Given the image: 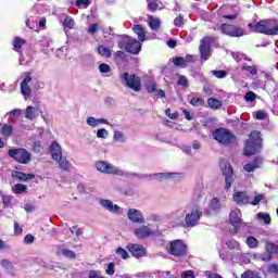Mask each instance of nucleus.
<instances>
[{
  "instance_id": "1",
  "label": "nucleus",
  "mask_w": 278,
  "mask_h": 278,
  "mask_svg": "<svg viewBox=\"0 0 278 278\" xmlns=\"http://www.w3.org/2000/svg\"><path fill=\"white\" fill-rule=\"evenodd\" d=\"M255 34H264L265 36H278L277 20H261L258 22L250 23L248 25Z\"/></svg>"
},
{
  "instance_id": "2",
  "label": "nucleus",
  "mask_w": 278,
  "mask_h": 278,
  "mask_svg": "<svg viewBox=\"0 0 278 278\" xmlns=\"http://www.w3.org/2000/svg\"><path fill=\"white\" fill-rule=\"evenodd\" d=\"M262 151V132L260 130H253L249 140L245 141L244 155H255Z\"/></svg>"
},
{
  "instance_id": "3",
  "label": "nucleus",
  "mask_w": 278,
  "mask_h": 278,
  "mask_svg": "<svg viewBox=\"0 0 278 278\" xmlns=\"http://www.w3.org/2000/svg\"><path fill=\"white\" fill-rule=\"evenodd\" d=\"M166 251L174 257H186L188 255V245L182 240H174L166 245Z\"/></svg>"
},
{
  "instance_id": "4",
  "label": "nucleus",
  "mask_w": 278,
  "mask_h": 278,
  "mask_svg": "<svg viewBox=\"0 0 278 278\" xmlns=\"http://www.w3.org/2000/svg\"><path fill=\"white\" fill-rule=\"evenodd\" d=\"M213 138L225 147L236 143V136L226 128H217L213 131Z\"/></svg>"
},
{
  "instance_id": "5",
  "label": "nucleus",
  "mask_w": 278,
  "mask_h": 278,
  "mask_svg": "<svg viewBox=\"0 0 278 278\" xmlns=\"http://www.w3.org/2000/svg\"><path fill=\"white\" fill-rule=\"evenodd\" d=\"M121 78L123 79L124 86L130 90H134V92H140V90H142V81L140 80V77L136 76L135 74H129L126 72L121 75Z\"/></svg>"
},
{
  "instance_id": "6",
  "label": "nucleus",
  "mask_w": 278,
  "mask_h": 278,
  "mask_svg": "<svg viewBox=\"0 0 278 278\" xmlns=\"http://www.w3.org/2000/svg\"><path fill=\"white\" fill-rule=\"evenodd\" d=\"M9 156L18 164H29L31 162V153L23 148L9 150Z\"/></svg>"
},
{
  "instance_id": "7",
  "label": "nucleus",
  "mask_w": 278,
  "mask_h": 278,
  "mask_svg": "<svg viewBox=\"0 0 278 278\" xmlns=\"http://www.w3.org/2000/svg\"><path fill=\"white\" fill-rule=\"evenodd\" d=\"M202 216L203 212L201 208L193 206L185 216V227H197Z\"/></svg>"
},
{
  "instance_id": "8",
  "label": "nucleus",
  "mask_w": 278,
  "mask_h": 278,
  "mask_svg": "<svg viewBox=\"0 0 278 278\" xmlns=\"http://www.w3.org/2000/svg\"><path fill=\"white\" fill-rule=\"evenodd\" d=\"M222 173L225 177V190H229L231 188V184H233V167L227 161L220 163Z\"/></svg>"
},
{
  "instance_id": "9",
  "label": "nucleus",
  "mask_w": 278,
  "mask_h": 278,
  "mask_svg": "<svg viewBox=\"0 0 278 278\" xmlns=\"http://www.w3.org/2000/svg\"><path fill=\"white\" fill-rule=\"evenodd\" d=\"M220 31L222 34L230 36L231 38H241V36H247L244 28H240L230 24H222Z\"/></svg>"
},
{
  "instance_id": "10",
  "label": "nucleus",
  "mask_w": 278,
  "mask_h": 278,
  "mask_svg": "<svg viewBox=\"0 0 278 278\" xmlns=\"http://www.w3.org/2000/svg\"><path fill=\"white\" fill-rule=\"evenodd\" d=\"M96 168L100 173H104L105 175H125L123 170L116 168L114 165L110 163H105L103 161H99L96 163Z\"/></svg>"
},
{
  "instance_id": "11",
  "label": "nucleus",
  "mask_w": 278,
  "mask_h": 278,
  "mask_svg": "<svg viewBox=\"0 0 278 278\" xmlns=\"http://www.w3.org/2000/svg\"><path fill=\"white\" fill-rule=\"evenodd\" d=\"M229 220L230 225L235 227V233H238L242 227H247V223L242 220V213L238 210L230 212Z\"/></svg>"
},
{
  "instance_id": "12",
  "label": "nucleus",
  "mask_w": 278,
  "mask_h": 278,
  "mask_svg": "<svg viewBox=\"0 0 278 278\" xmlns=\"http://www.w3.org/2000/svg\"><path fill=\"white\" fill-rule=\"evenodd\" d=\"M134 233L139 240H144L147 238H151V236H155V231H153V229L147 225L135 228Z\"/></svg>"
},
{
  "instance_id": "13",
  "label": "nucleus",
  "mask_w": 278,
  "mask_h": 278,
  "mask_svg": "<svg viewBox=\"0 0 278 278\" xmlns=\"http://www.w3.org/2000/svg\"><path fill=\"white\" fill-rule=\"evenodd\" d=\"M99 205H101V207L106 212H110V214H121V206H118V204H114L112 200L100 199Z\"/></svg>"
},
{
  "instance_id": "14",
  "label": "nucleus",
  "mask_w": 278,
  "mask_h": 278,
  "mask_svg": "<svg viewBox=\"0 0 278 278\" xmlns=\"http://www.w3.org/2000/svg\"><path fill=\"white\" fill-rule=\"evenodd\" d=\"M211 47H212V38L211 37H204L201 40V45H200V53H201L202 60H210V55H212L210 53Z\"/></svg>"
},
{
  "instance_id": "15",
  "label": "nucleus",
  "mask_w": 278,
  "mask_h": 278,
  "mask_svg": "<svg viewBox=\"0 0 278 278\" xmlns=\"http://www.w3.org/2000/svg\"><path fill=\"white\" fill-rule=\"evenodd\" d=\"M127 217L131 223L144 225V214H142L140 210L129 208L127 212Z\"/></svg>"
},
{
  "instance_id": "16",
  "label": "nucleus",
  "mask_w": 278,
  "mask_h": 278,
  "mask_svg": "<svg viewBox=\"0 0 278 278\" xmlns=\"http://www.w3.org/2000/svg\"><path fill=\"white\" fill-rule=\"evenodd\" d=\"M30 83H31V74L26 73L25 78L21 83V92H22L25 101H27L28 97H31V88L29 87Z\"/></svg>"
},
{
  "instance_id": "17",
  "label": "nucleus",
  "mask_w": 278,
  "mask_h": 278,
  "mask_svg": "<svg viewBox=\"0 0 278 278\" xmlns=\"http://www.w3.org/2000/svg\"><path fill=\"white\" fill-rule=\"evenodd\" d=\"M125 49L128 53L138 55V53H140V51L142 50V43H140V41H138L134 38H129L125 45Z\"/></svg>"
},
{
  "instance_id": "18",
  "label": "nucleus",
  "mask_w": 278,
  "mask_h": 278,
  "mask_svg": "<svg viewBox=\"0 0 278 278\" xmlns=\"http://www.w3.org/2000/svg\"><path fill=\"white\" fill-rule=\"evenodd\" d=\"M127 249L131 253L132 257H144L147 255V249L138 243H128Z\"/></svg>"
},
{
  "instance_id": "19",
  "label": "nucleus",
  "mask_w": 278,
  "mask_h": 278,
  "mask_svg": "<svg viewBox=\"0 0 278 278\" xmlns=\"http://www.w3.org/2000/svg\"><path fill=\"white\" fill-rule=\"evenodd\" d=\"M233 201L237 205H247L251 202V195L247 191H237L233 193Z\"/></svg>"
},
{
  "instance_id": "20",
  "label": "nucleus",
  "mask_w": 278,
  "mask_h": 278,
  "mask_svg": "<svg viewBox=\"0 0 278 278\" xmlns=\"http://www.w3.org/2000/svg\"><path fill=\"white\" fill-rule=\"evenodd\" d=\"M132 31L138 36L139 42H144L147 40V29L142 25L137 24L132 26Z\"/></svg>"
},
{
  "instance_id": "21",
  "label": "nucleus",
  "mask_w": 278,
  "mask_h": 278,
  "mask_svg": "<svg viewBox=\"0 0 278 278\" xmlns=\"http://www.w3.org/2000/svg\"><path fill=\"white\" fill-rule=\"evenodd\" d=\"M50 153L52 155V160H60L62 157V147H60L58 142L53 141L50 146Z\"/></svg>"
},
{
  "instance_id": "22",
  "label": "nucleus",
  "mask_w": 278,
  "mask_h": 278,
  "mask_svg": "<svg viewBox=\"0 0 278 278\" xmlns=\"http://www.w3.org/2000/svg\"><path fill=\"white\" fill-rule=\"evenodd\" d=\"M12 177L17 181H29V179H34L35 176L33 174H25L23 172H13Z\"/></svg>"
},
{
  "instance_id": "23",
  "label": "nucleus",
  "mask_w": 278,
  "mask_h": 278,
  "mask_svg": "<svg viewBox=\"0 0 278 278\" xmlns=\"http://www.w3.org/2000/svg\"><path fill=\"white\" fill-rule=\"evenodd\" d=\"M260 164H262V159L256 157L253 163L245 164L243 170H245V173H253L256 168H260Z\"/></svg>"
},
{
  "instance_id": "24",
  "label": "nucleus",
  "mask_w": 278,
  "mask_h": 278,
  "mask_svg": "<svg viewBox=\"0 0 278 278\" xmlns=\"http://www.w3.org/2000/svg\"><path fill=\"white\" fill-rule=\"evenodd\" d=\"M24 116L27 121H34L38 116V110L34 106H27Z\"/></svg>"
},
{
  "instance_id": "25",
  "label": "nucleus",
  "mask_w": 278,
  "mask_h": 278,
  "mask_svg": "<svg viewBox=\"0 0 278 278\" xmlns=\"http://www.w3.org/2000/svg\"><path fill=\"white\" fill-rule=\"evenodd\" d=\"M113 140H115V142H121L122 144H125V142H127V136H125V132L121 130H115L113 135Z\"/></svg>"
},
{
  "instance_id": "26",
  "label": "nucleus",
  "mask_w": 278,
  "mask_h": 278,
  "mask_svg": "<svg viewBox=\"0 0 278 278\" xmlns=\"http://www.w3.org/2000/svg\"><path fill=\"white\" fill-rule=\"evenodd\" d=\"M173 175H177L175 173H155L151 174L150 177H155L159 181H164V179H170Z\"/></svg>"
},
{
  "instance_id": "27",
  "label": "nucleus",
  "mask_w": 278,
  "mask_h": 278,
  "mask_svg": "<svg viewBox=\"0 0 278 278\" xmlns=\"http://www.w3.org/2000/svg\"><path fill=\"white\" fill-rule=\"evenodd\" d=\"M207 104L212 110H220L223 108V102L216 98H210Z\"/></svg>"
},
{
  "instance_id": "28",
  "label": "nucleus",
  "mask_w": 278,
  "mask_h": 278,
  "mask_svg": "<svg viewBox=\"0 0 278 278\" xmlns=\"http://www.w3.org/2000/svg\"><path fill=\"white\" fill-rule=\"evenodd\" d=\"M56 162H58L59 168H61V170H70L71 162L68 160L61 156L60 159L56 160Z\"/></svg>"
},
{
  "instance_id": "29",
  "label": "nucleus",
  "mask_w": 278,
  "mask_h": 278,
  "mask_svg": "<svg viewBox=\"0 0 278 278\" xmlns=\"http://www.w3.org/2000/svg\"><path fill=\"white\" fill-rule=\"evenodd\" d=\"M13 130L14 128L12 127V125L3 124L1 128V134L3 138H10V136H12Z\"/></svg>"
},
{
  "instance_id": "30",
  "label": "nucleus",
  "mask_w": 278,
  "mask_h": 278,
  "mask_svg": "<svg viewBox=\"0 0 278 278\" xmlns=\"http://www.w3.org/2000/svg\"><path fill=\"white\" fill-rule=\"evenodd\" d=\"M149 26L152 29V31H160L162 21H160V18H151L149 22Z\"/></svg>"
},
{
  "instance_id": "31",
  "label": "nucleus",
  "mask_w": 278,
  "mask_h": 278,
  "mask_svg": "<svg viewBox=\"0 0 278 278\" xmlns=\"http://www.w3.org/2000/svg\"><path fill=\"white\" fill-rule=\"evenodd\" d=\"M245 244H248L249 249H257V247H260V241L255 237H248Z\"/></svg>"
},
{
  "instance_id": "32",
  "label": "nucleus",
  "mask_w": 278,
  "mask_h": 278,
  "mask_svg": "<svg viewBox=\"0 0 278 278\" xmlns=\"http://www.w3.org/2000/svg\"><path fill=\"white\" fill-rule=\"evenodd\" d=\"M254 257L256 260H261L262 262H270V260H273V254L269 252H265L263 254H254Z\"/></svg>"
},
{
  "instance_id": "33",
  "label": "nucleus",
  "mask_w": 278,
  "mask_h": 278,
  "mask_svg": "<svg viewBox=\"0 0 278 278\" xmlns=\"http://www.w3.org/2000/svg\"><path fill=\"white\" fill-rule=\"evenodd\" d=\"M265 251L267 253H270L271 255H275V253H277V251H278V247H277V244L267 241L265 243Z\"/></svg>"
},
{
  "instance_id": "34",
  "label": "nucleus",
  "mask_w": 278,
  "mask_h": 278,
  "mask_svg": "<svg viewBox=\"0 0 278 278\" xmlns=\"http://www.w3.org/2000/svg\"><path fill=\"white\" fill-rule=\"evenodd\" d=\"M98 53L102 58H110L112 55V51L109 48H106L105 46H100L98 48Z\"/></svg>"
},
{
  "instance_id": "35",
  "label": "nucleus",
  "mask_w": 278,
  "mask_h": 278,
  "mask_svg": "<svg viewBox=\"0 0 278 278\" xmlns=\"http://www.w3.org/2000/svg\"><path fill=\"white\" fill-rule=\"evenodd\" d=\"M63 27H66L67 29H73L75 27V20H73L71 15H66L63 22Z\"/></svg>"
},
{
  "instance_id": "36",
  "label": "nucleus",
  "mask_w": 278,
  "mask_h": 278,
  "mask_svg": "<svg viewBox=\"0 0 278 278\" xmlns=\"http://www.w3.org/2000/svg\"><path fill=\"white\" fill-rule=\"evenodd\" d=\"M14 194H23L24 192H27V186L23 184H17L13 187Z\"/></svg>"
},
{
  "instance_id": "37",
  "label": "nucleus",
  "mask_w": 278,
  "mask_h": 278,
  "mask_svg": "<svg viewBox=\"0 0 278 278\" xmlns=\"http://www.w3.org/2000/svg\"><path fill=\"white\" fill-rule=\"evenodd\" d=\"M210 207L214 212H217V210H220V200L218 198H213L211 200Z\"/></svg>"
},
{
  "instance_id": "38",
  "label": "nucleus",
  "mask_w": 278,
  "mask_h": 278,
  "mask_svg": "<svg viewBox=\"0 0 278 278\" xmlns=\"http://www.w3.org/2000/svg\"><path fill=\"white\" fill-rule=\"evenodd\" d=\"M116 255H117V257H121L122 260H129V253L127 252V250H125L123 248H118L116 250Z\"/></svg>"
},
{
  "instance_id": "39",
  "label": "nucleus",
  "mask_w": 278,
  "mask_h": 278,
  "mask_svg": "<svg viewBox=\"0 0 278 278\" xmlns=\"http://www.w3.org/2000/svg\"><path fill=\"white\" fill-rule=\"evenodd\" d=\"M257 218L258 220H263L265 225H270V215L268 213H258Z\"/></svg>"
},
{
  "instance_id": "40",
  "label": "nucleus",
  "mask_w": 278,
  "mask_h": 278,
  "mask_svg": "<svg viewBox=\"0 0 278 278\" xmlns=\"http://www.w3.org/2000/svg\"><path fill=\"white\" fill-rule=\"evenodd\" d=\"M147 220H149L150 223H160V220H162V216H160L159 214L152 213L147 217Z\"/></svg>"
},
{
  "instance_id": "41",
  "label": "nucleus",
  "mask_w": 278,
  "mask_h": 278,
  "mask_svg": "<svg viewBox=\"0 0 278 278\" xmlns=\"http://www.w3.org/2000/svg\"><path fill=\"white\" fill-rule=\"evenodd\" d=\"M0 197L2 199V203H3L4 207H10V205H12V198H10V195H3L0 192Z\"/></svg>"
},
{
  "instance_id": "42",
  "label": "nucleus",
  "mask_w": 278,
  "mask_h": 278,
  "mask_svg": "<svg viewBox=\"0 0 278 278\" xmlns=\"http://www.w3.org/2000/svg\"><path fill=\"white\" fill-rule=\"evenodd\" d=\"M211 73L217 79H224V77H227V72H225V71H212Z\"/></svg>"
},
{
  "instance_id": "43",
  "label": "nucleus",
  "mask_w": 278,
  "mask_h": 278,
  "mask_svg": "<svg viewBox=\"0 0 278 278\" xmlns=\"http://www.w3.org/2000/svg\"><path fill=\"white\" fill-rule=\"evenodd\" d=\"M108 136H110V132L105 128H101L97 131V138L105 139Z\"/></svg>"
},
{
  "instance_id": "44",
  "label": "nucleus",
  "mask_w": 278,
  "mask_h": 278,
  "mask_svg": "<svg viewBox=\"0 0 278 278\" xmlns=\"http://www.w3.org/2000/svg\"><path fill=\"white\" fill-rule=\"evenodd\" d=\"M174 25H175V27H184V25H186V22H184V17L181 15H178L174 20Z\"/></svg>"
},
{
  "instance_id": "45",
  "label": "nucleus",
  "mask_w": 278,
  "mask_h": 278,
  "mask_svg": "<svg viewBox=\"0 0 278 278\" xmlns=\"http://www.w3.org/2000/svg\"><path fill=\"white\" fill-rule=\"evenodd\" d=\"M148 8L151 12H155L157 10H162L163 7H160L155 1H151L149 2Z\"/></svg>"
},
{
  "instance_id": "46",
  "label": "nucleus",
  "mask_w": 278,
  "mask_h": 278,
  "mask_svg": "<svg viewBox=\"0 0 278 278\" xmlns=\"http://www.w3.org/2000/svg\"><path fill=\"white\" fill-rule=\"evenodd\" d=\"M23 45H25V40L21 39V38H15L13 41V47L14 49L18 50L23 47Z\"/></svg>"
},
{
  "instance_id": "47",
  "label": "nucleus",
  "mask_w": 278,
  "mask_h": 278,
  "mask_svg": "<svg viewBox=\"0 0 278 278\" xmlns=\"http://www.w3.org/2000/svg\"><path fill=\"white\" fill-rule=\"evenodd\" d=\"M241 71H248L250 75H255L257 73V66L252 65V66H243L241 67Z\"/></svg>"
},
{
  "instance_id": "48",
  "label": "nucleus",
  "mask_w": 278,
  "mask_h": 278,
  "mask_svg": "<svg viewBox=\"0 0 278 278\" xmlns=\"http://www.w3.org/2000/svg\"><path fill=\"white\" fill-rule=\"evenodd\" d=\"M256 121H266L268 118V115L264 111H258L255 113Z\"/></svg>"
},
{
  "instance_id": "49",
  "label": "nucleus",
  "mask_w": 278,
  "mask_h": 278,
  "mask_svg": "<svg viewBox=\"0 0 278 278\" xmlns=\"http://www.w3.org/2000/svg\"><path fill=\"white\" fill-rule=\"evenodd\" d=\"M255 93L253 91H249L245 93L244 96V100L248 102V103H252V101H255Z\"/></svg>"
},
{
  "instance_id": "50",
  "label": "nucleus",
  "mask_w": 278,
  "mask_h": 278,
  "mask_svg": "<svg viewBox=\"0 0 278 278\" xmlns=\"http://www.w3.org/2000/svg\"><path fill=\"white\" fill-rule=\"evenodd\" d=\"M87 125H89V127H99V121L94 117H88Z\"/></svg>"
},
{
  "instance_id": "51",
  "label": "nucleus",
  "mask_w": 278,
  "mask_h": 278,
  "mask_svg": "<svg viewBox=\"0 0 278 278\" xmlns=\"http://www.w3.org/2000/svg\"><path fill=\"white\" fill-rule=\"evenodd\" d=\"M98 68L100 71V73H110L112 71V67H110L105 63H101Z\"/></svg>"
},
{
  "instance_id": "52",
  "label": "nucleus",
  "mask_w": 278,
  "mask_h": 278,
  "mask_svg": "<svg viewBox=\"0 0 278 278\" xmlns=\"http://www.w3.org/2000/svg\"><path fill=\"white\" fill-rule=\"evenodd\" d=\"M228 249H238L240 247V243L236 241L235 239L229 240L226 242Z\"/></svg>"
},
{
  "instance_id": "53",
  "label": "nucleus",
  "mask_w": 278,
  "mask_h": 278,
  "mask_svg": "<svg viewBox=\"0 0 278 278\" xmlns=\"http://www.w3.org/2000/svg\"><path fill=\"white\" fill-rule=\"evenodd\" d=\"M232 56L237 62H242V60H247V54L240 52L232 53Z\"/></svg>"
},
{
  "instance_id": "54",
  "label": "nucleus",
  "mask_w": 278,
  "mask_h": 278,
  "mask_svg": "<svg viewBox=\"0 0 278 278\" xmlns=\"http://www.w3.org/2000/svg\"><path fill=\"white\" fill-rule=\"evenodd\" d=\"M90 5V1H76V8H79L80 10H86Z\"/></svg>"
},
{
  "instance_id": "55",
  "label": "nucleus",
  "mask_w": 278,
  "mask_h": 278,
  "mask_svg": "<svg viewBox=\"0 0 278 278\" xmlns=\"http://www.w3.org/2000/svg\"><path fill=\"white\" fill-rule=\"evenodd\" d=\"M173 62L175 66H186V62L184 61L182 56L175 58Z\"/></svg>"
},
{
  "instance_id": "56",
  "label": "nucleus",
  "mask_w": 278,
  "mask_h": 278,
  "mask_svg": "<svg viewBox=\"0 0 278 278\" xmlns=\"http://www.w3.org/2000/svg\"><path fill=\"white\" fill-rule=\"evenodd\" d=\"M62 254L65 256V257H68L70 260H75L76 255H75V252L71 251V250H63L62 251Z\"/></svg>"
},
{
  "instance_id": "57",
  "label": "nucleus",
  "mask_w": 278,
  "mask_h": 278,
  "mask_svg": "<svg viewBox=\"0 0 278 278\" xmlns=\"http://www.w3.org/2000/svg\"><path fill=\"white\" fill-rule=\"evenodd\" d=\"M88 278H103V276H101V271L99 270H90Z\"/></svg>"
},
{
  "instance_id": "58",
  "label": "nucleus",
  "mask_w": 278,
  "mask_h": 278,
  "mask_svg": "<svg viewBox=\"0 0 278 278\" xmlns=\"http://www.w3.org/2000/svg\"><path fill=\"white\" fill-rule=\"evenodd\" d=\"M203 191L201 190H195L194 194H193V201H201V199H203Z\"/></svg>"
},
{
  "instance_id": "59",
  "label": "nucleus",
  "mask_w": 278,
  "mask_h": 278,
  "mask_svg": "<svg viewBox=\"0 0 278 278\" xmlns=\"http://www.w3.org/2000/svg\"><path fill=\"white\" fill-rule=\"evenodd\" d=\"M34 240H36V238L33 235H26L24 238V242L25 244H34Z\"/></svg>"
},
{
  "instance_id": "60",
  "label": "nucleus",
  "mask_w": 278,
  "mask_h": 278,
  "mask_svg": "<svg viewBox=\"0 0 278 278\" xmlns=\"http://www.w3.org/2000/svg\"><path fill=\"white\" fill-rule=\"evenodd\" d=\"M264 200V194H257L253 201L251 202V205H258L260 204V201H263Z\"/></svg>"
},
{
  "instance_id": "61",
  "label": "nucleus",
  "mask_w": 278,
  "mask_h": 278,
  "mask_svg": "<svg viewBox=\"0 0 278 278\" xmlns=\"http://www.w3.org/2000/svg\"><path fill=\"white\" fill-rule=\"evenodd\" d=\"M1 266H2V268H7V270H10V268H12V262H10L8 260H2Z\"/></svg>"
},
{
  "instance_id": "62",
  "label": "nucleus",
  "mask_w": 278,
  "mask_h": 278,
  "mask_svg": "<svg viewBox=\"0 0 278 278\" xmlns=\"http://www.w3.org/2000/svg\"><path fill=\"white\" fill-rule=\"evenodd\" d=\"M114 268H115L114 263H110L105 270L106 275H114Z\"/></svg>"
},
{
  "instance_id": "63",
  "label": "nucleus",
  "mask_w": 278,
  "mask_h": 278,
  "mask_svg": "<svg viewBox=\"0 0 278 278\" xmlns=\"http://www.w3.org/2000/svg\"><path fill=\"white\" fill-rule=\"evenodd\" d=\"M205 277L206 278H223L220 275L212 271H205Z\"/></svg>"
},
{
  "instance_id": "64",
  "label": "nucleus",
  "mask_w": 278,
  "mask_h": 278,
  "mask_svg": "<svg viewBox=\"0 0 278 278\" xmlns=\"http://www.w3.org/2000/svg\"><path fill=\"white\" fill-rule=\"evenodd\" d=\"M181 278H194V274L191 270H187L181 274Z\"/></svg>"
}]
</instances>
